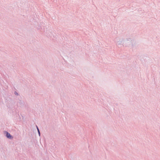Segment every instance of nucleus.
Listing matches in <instances>:
<instances>
[{
	"label": "nucleus",
	"mask_w": 160,
	"mask_h": 160,
	"mask_svg": "<svg viewBox=\"0 0 160 160\" xmlns=\"http://www.w3.org/2000/svg\"><path fill=\"white\" fill-rule=\"evenodd\" d=\"M6 136L8 138H12L11 136L9 133H8L7 132Z\"/></svg>",
	"instance_id": "1"
},
{
	"label": "nucleus",
	"mask_w": 160,
	"mask_h": 160,
	"mask_svg": "<svg viewBox=\"0 0 160 160\" xmlns=\"http://www.w3.org/2000/svg\"><path fill=\"white\" fill-rule=\"evenodd\" d=\"M37 129H38V132H40L39 131V129H38V127H37Z\"/></svg>",
	"instance_id": "2"
},
{
	"label": "nucleus",
	"mask_w": 160,
	"mask_h": 160,
	"mask_svg": "<svg viewBox=\"0 0 160 160\" xmlns=\"http://www.w3.org/2000/svg\"><path fill=\"white\" fill-rule=\"evenodd\" d=\"M15 94H17V93L16 92H15Z\"/></svg>",
	"instance_id": "3"
},
{
	"label": "nucleus",
	"mask_w": 160,
	"mask_h": 160,
	"mask_svg": "<svg viewBox=\"0 0 160 160\" xmlns=\"http://www.w3.org/2000/svg\"><path fill=\"white\" fill-rule=\"evenodd\" d=\"M38 133H39V135H40V132H38Z\"/></svg>",
	"instance_id": "4"
}]
</instances>
